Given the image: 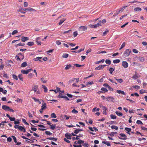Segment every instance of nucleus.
<instances>
[{
    "mask_svg": "<svg viewBox=\"0 0 147 147\" xmlns=\"http://www.w3.org/2000/svg\"><path fill=\"white\" fill-rule=\"evenodd\" d=\"M79 29L80 31H85L87 29V27L85 26H81L79 27Z\"/></svg>",
    "mask_w": 147,
    "mask_h": 147,
    "instance_id": "obj_8",
    "label": "nucleus"
},
{
    "mask_svg": "<svg viewBox=\"0 0 147 147\" xmlns=\"http://www.w3.org/2000/svg\"><path fill=\"white\" fill-rule=\"evenodd\" d=\"M65 20L66 19H65L63 18L60 20L59 22V25H61Z\"/></svg>",
    "mask_w": 147,
    "mask_h": 147,
    "instance_id": "obj_31",
    "label": "nucleus"
},
{
    "mask_svg": "<svg viewBox=\"0 0 147 147\" xmlns=\"http://www.w3.org/2000/svg\"><path fill=\"white\" fill-rule=\"evenodd\" d=\"M74 65L77 67H80L83 66V65H80L77 64H74Z\"/></svg>",
    "mask_w": 147,
    "mask_h": 147,
    "instance_id": "obj_56",
    "label": "nucleus"
},
{
    "mask_svg": "<svg viewBox=\"0 0 147 147\" xmlns=\"http://www.w3.org/2000/svg\"><path fill=\"white\" fill-rule=\"evenodd\" d=\"M46 139L52 140L53 141L56 142L57 141V138L54 137H48Z\"/></svg>",
    "mask_w": 147,
    "mask_h": 147,
    "instance_id": "obj_13",
    "label": "nucleus"
},
{
    "mask_svg": "<svg viewBox=\"0 0 147 147\" xmlns=\"http://www.w3.org/2000/svg\"><path fill=\"white\" fill-rule=\"evenodd\" d=\"M138 59L140 61H143L144 60V58L143 57H138Z\"/></svg>",
    "mask_w": 147,
    "mask_h": 147,
    "instance_id": "obj_46",
    "label": "nucleus"
},
{
    "mask_svg": "<svg viewBox=\"0 0 147 147\" xmlns=\"http://www.w3.org/2000/svg\"><path fill=\"white\" fill-rule=\"evenodd\" d=\"M71 112L73 113H77L78 112V111L76 110L75 109H74Z\"/></svg>",
    "mask_w": 147,
    "mask_h": 147,
    "instance_id": "obj_64",
    "label": "nucleus"
},
{
    "mask_svg": "<svg viewBox=\"0 0 147 147\" xmlns=\"http://www.w3.org/2000/svg\"><path fill=\"white\" fill-rule=\"evenodd\" d=\"M18 77L22 81H23V78L22 76V74H19L18 76Z\"/></svg>",
    "mask_w": 147,
    "mask_h": 147,
    "instance_id": "obj_47",
    "label": "nucleus"
},
{
    "mask_svg": "<svg viewBox=\"0 0 147 147\" xmlns=\"http://www.w3.org/2000/svg\"><path fill=\"white\" fill-rule=\"evenodd\" d=\"M23 8H21L20 9H19L18 11L19 12H20L21 13L24 14L26 12L24 11H23Z\"/></svg>",
    "mask_w": 147,
    "mask_h": 147,
    "instance_id": "obj_32",
    "label": "nucleus"
},
{
    "mask_svg": "<svg viewBox=\"0 0 147 147\" xmlns=\"http://www.w3.org/2000/svg\"><path fill=\"white\" fill-rule=\"evenodd\" d=\"M105 61L104 59H102L100 61H97L96 62L95 64H98L100 63H103Z\"/></svg>",
    "mask_w": 147,
    "mask_h": 147,
    "instance_id": "obj_49",
    "label": "nucleus"
},
{
    "mask_svg": "<svg viewBox=\"0 0 147 147\" xmlns=\"http://www.w3.org/2000/svg\"><path fill=\"white\" fill-rule=\"evenodd\" d=\"M15 129H19L20 131H22L24 128L21 126H20L18 125H16L14 126Z\"/></svg>",
    "mask_w": 147,
    "mask_h": 147,
    "instance_id": "obj_5",
    "label": "nucleus"
},
{
    "mask_svg": "<svg viewBox=\"0 0 147 147\" xmlns=\"http://www.w3.org/2000/svg\"><path fill=\"white\" fill-rule=\"evenodd\" d=\"M117 134V133L116 132H112L110 134H109V135L113 137L114 136L115 134Z\"/></svg>",
    "mask_w": 147,
    "mask_h": 147,
    "instance_id": "obj_28",
    "label": "nucleus"
},
{
    "mask_svg": "<svg viewBox=\"0 0 147 147\" xmlns=\"http://www.w3.org/2000/svg\"><path fill=\"white\" fill-rule=\"evenodd\" d=\"M78 34L77 31H76L73 33V36L74 37H76L77 36Z\"/></svg>",
    "mask_w": 147,
    "mask_h": 147,
    "instance_id": "obj_61",
    "label": "nucleus"
},
{
    "mask_svg": "<svg viewBox=\"0 0 147 147\" xmlns=\"http://www.w3.org/2000/svg\"><path fill=\"white\" fill-rule=\"evenodd\" d=\"M106 100L108 101H111L113 102L114 101V98L112 96H109L106 98Z\"/></svg>",
    "mask_w": 147,
    "mask_h": 147,
    "instance_id": "obj_4",
    "label": "nucleus"
},
{
    "mask_svg": "<svg viewBox=\"0 0 147 147\" xmlns=\"http://www.w3.org/2000/svg\"><path fill=\"white\" fill-rule=\"evenodd\" d=\"M109 30L107 29H106L105 31L103 33L102 36H106L107 34L109 33Z\"/></svg>",
    "mask_w": 147,
    "mask_h": 147,
    "instance_id": "obj_23",
    "label": "nucleus"
},
{
    "mask_svg": "<svg viewBox=\"0 0 147 147\" xmlns=\"http://www.w3.org/2000/svg\"><path fill=\"white\" fill-rule=\"evenodd\" d=\"M110 117L111 119H116V116L115 115H113V114L111 115Z\"/></svg>",
    "mask_w": 147,
    "mask_h": 147,
    "instance_id": "obj_42",
    "label": "nucleus"
},
{
    "mask_svg": "<svg viewBox=\"0 0 147 147\" xmlns=\"http://www.w3.org/2000/svg\"><path fill=\"white\" fill-rule=\"evenodd\" d=\"M65 96L63 95L61 93H60L59 95L58 96V98H63V97H64Z\"/></svg>",
    "mask_w": 147,
    "mask_h": 147,
    "instance_id": "obj_58",
    "label": "nucleus"
},
{
    "mask_svg": "<svg viewBox=\"0 0 147 147\" xmlns=\"http://www.w3.org/2000/svg\"><path fill=\"white\" fill-rule=\"evenodd\" d=\"M116 92L119 94H121L124 95H125V93L123 91L117 90Z\"/></svg>",
    "mask_w": 147,
    "mask_h": 147,
    "instance_id": "obj_18",
    "label": "nucleus"
},
{
    "mask_svg": "<svg viewBox=\"0 0 147 147\" xmlns=\"http://www.w3.org/2000/svg\"><path fill=\"white\" fill-rule=\"evenodd\" d=\"M22 121L24 123H25L26 125H29L28 123H27L26 122V120L25 119H22Z\"/></svg>",
    "mask_w": 147,
    "mask_h": 147,
    "instance_id": "obj_55",
    "label": "nucleus"
},
{
    "mask_svg": "<svg viewBox=\"0 0 147 147\" xmlns=\"http://www.w3.org/2000/svg\"><path fill=\"white\" fill-rule=\"evenodd\" d=\"M46 107V104L45 103L42 104V106H41V109L42 110H43Z\"/></svg>",
    "mask_w": 147,
    "mask_h": 147,
    "instance_id": "obj_30",
    "label": "nucleus"
},
{
    "mask_svg": "<svg viewBox=\"0 0 147 147\" xmlns=\"http://www.w3.org/2000/svg\"><path fill=\"white\" fill-rule=\"evenodd\" d=\"M142 9L140 7H137L134 9V10L135 11H141L142 10Z\"/></svg>",
    "mask_w": 147,
    "mask_h": 147,
    "instance_id": "obj_21",
    "label": "nucleus"
},
{
    "mask_svg": "<svg viewBox=\"0 0 147 147\" xmlns=\"http://www.w3.org/2000/svg\"><path fill=\"white\" fill-rule=\"evenodd\" d=\"M29 38L28 37H27L22 36L21 38V41L22 42H25L28 40Z\"/></svg>",
    "mask_w": 147,
    "mask_h": 147,
    "instance_id": "obj_14",
    "label": "nucleus"
},
{
    "mask_svg": "<svg viewBox=\"0 0 147 147\" xmlns=\"http://www.w3.org/2000/svg\"><path fill=\"white\" fill-rule=\"evenodd\" d=\"M21 137L24 139H25V140H30V141H31L32 142V143H33V142H34V141L33 140H30V139L25 137V136H21Z\"/></svg>",
    "mask_w": 147,
    "mask_h": 147,
    "instance_id": "obj_45",
    "label": "nucleus"
},
{
    "mask_svg": "<svg viewBox=\"0 0 147 147\" xmlns=\"http://www.w3.org/2000/svg\"><path fill=\"white\" fill-rule=\"evenodd\" d=\"M131 52V51L130 49H127L125 51L123 55L124 57H127L129 55Z\"/></svg>",
    "mask_w": 147,
    "mask_h": 147,
    "instance_id": "obj_1",
    "label": "nucleus"
},
{
    "mask_svg": "<svg viewBox=\"0 0 147 147\" xmlns=\"http://www.w3.org/2000/svg\"><path fill=\"white\" fill-rule=\"evenodd\" d=\"M18 55L19 56L21 59V60H23L24 58V55L21 53H19Z\"/></svg>",
    "mask_w": 147,
    "mask_h": 147,
    "instance_id": "obj_24",
    "label": "nucleus"
},
{
    "mask_svg": "<svg viewBox=\"0 0 147 147\" xmlns=\"http://www.w3.org/2000/svg\"><path fill=\"white\" fill-rule=\"evenodd\" d=\"M132 65L134 66H137L138 67H141L142 66L140 64H139L136 62H133L132 63Z\"/></svg>",
    "mask_w": 147,
    "mask_h": 147,
    "instance_id": "obj_11",
    "label": "nucleus"
},
{
    "mask_svg": "<svg viewBox=\"0 0 147 147\" xmlns=\"http://www.w3.org/2000/svg\"><path fill=\"white\" fill-rule=\"evenodd\" d=\"M122 66L125 68H126L128 67V64L126 61H123L122 63Z\"/></svg>",
    "mask_w": 147,
    "mask_h": 147,
    "instance_id": "obj_7",
    "label": "nucleus"
},
{
    "mask_svg": "<svg viewBox=\"0 0 147 147\" xmlns=\"http://www.w3.org/2000/svg\"><path fill=\"white\" fill-rule=\"evenodd\" d=\"M18 32V31L17 30H13L11 34L12 35H14L15 34L17 33Z\"/></svg>",
    "mask_w": 147,
    "mask_h": 147,
    "instance_id": "obj_63",
    "label": "nucleus"
},
{
    "mask_svg": "<svg viewBox=\"0 0 147 147\" xmlns=\"http://www.w3.org/2000/svg\"><path fill=\"white\" fill-rule=\"evenodd\" d=\"M101 25V21H100L98 22V23H97L96 24L94 25H90V27L91 28H96L97 27H99V26H100Z\"/></svg>",
    "mask_w": 147,
    "mask_h": 147,
    "instance_id": "obj_2",
    "label": "nucleus"
},
{
    "mask_svg": "<svg viewBox=\"0 0 147 147\" xmlns=\"http://www.w3.org/2000/svg\"><path fill=\"white\" fill-rule=\"evenodd\" d=\"M27 66V63L26 62L23 63L21 65V67H25Z\"/></svg>",
    "mask_w": 147,
    "mask_h": 147,
    "instance_id": "obj_37",
    "label": "nucleus"
},
{
    "mask_svg": "<svg viewBox=\"0 0 147 147\" xmlns=\"http://www.w3.org/2000/svg\"><path fill=\"white\" fill-rule=\"evenodd\" d=\"M9 107L6 105H3L2 106V108L3 110L8 111L9 109Z\"/></svg>",
    "mask_w": 147,
    "mask_h": 147,
    "instance_id": "obj_15",
    "label": "nucleus"
},
{
    "mask_svg": "<svg viewBox=\"0 0 147 147\" xmlns=\"http://www.w3.org/2000/svg\"><path fill=\"white\" fill-rule=\"evenodd\" d=\"M11 137L13 138L14 142L15 143L17 142V141L16 137L14 136H12Z\"/></svg>",
    "mask_w": 147,
    "mask_h": 147,
    "instance_id": "obj_62",
    "label": "nucleus"
},
{
    "mask_svg": "<svg viewBox=\"0 0 147 147\" xmlns=\"http://www.w3.org/2000/svg\"><path fill=\"white\" fill-rule=\"evenodd\" d=\"M102 109L104 111L103 113L106 114L107 113V108L104 106H102Z\"/></svg>",
    "mask_w": 147,
    "mask_h": 147,
    "instance_id": "obj_19",
    "label": "nucleus"
},
{
    "mask_svg": "<svg viewBox=\"0 0 147 147\" xmlns=\"http://www.w3.org/2000/svg\"><path fill=\"white\" fill-rule=\"evenodd\" d=\"M136 123L138 124L143 125V123L142 121L139 120H138L136 121Z\"/></svg>",
    "mask_w": 147,
    "mask_h": 147,
    "instance_id": "obj_51",
    "label": "nucleus"
},
{
    "mask_svg": "<svg viewBox=\"0 0 147 147\" xmlns=\"http://www.w3.org/2000/svg\"><path fill=\"white\" fill-rule=\"evenodd\" d=\"M69 56V55L67 53H63L62 55V57L64 58H67Z\"/></svg>",
    "mask_w": 147,
    "mask_h": 147,
    "instance_id": "obj_33",
    "label": "nucleus"
},
{
    "mask_svg": "<svg viewBox=\"0 0 147 147\" xmlns=\"http://www.w3.org/2000/svg\"><path fill=\"white\" fill-rule=\"evenodd\" d=\"M51 117L52 118H56L57 117V116L55 113H53L51 115Z\"/></svg>",
    "mask_w": 147,
    "mask_h": 147,
    "instance_id": "obj_44",
    "label": "nucleus"
},
{
    "mask_svg": "<svg viewBox=\"0 0 147 147\" xmlns=\"http://www.w3.org/2000/svg\"><path fill=\"white\" fill-rule=\"evenodd\" d=\"M125 42H124L121 45V47L119 49V50H121L122 48H123V47H124L125 46Z\"/></svg>",
    "mask_w": 147,
    "mask_h": 147,
    "instance_id": "obj_52",
    "label": "nucleus"
},
{
    "mask_svg": "<svg viewBox=\"0 0 147 147\" xmlns=\"http://www.w3.org/2000/svg\"><path fill=\"white\" fill-rule=\"evenodd\" d=\"M13 78L16 80H18V78L17 76L15 74H13L12 75Z\"/></svg>",
    "mask_w": 147,
    "mask_h": 147,
    "instance_id": "obj_59",
    "label": "nucleus"
},
{
    "mask_svg": "<svg viewBox=\"0 0 147 147\" xmlns=\"http://www.w3.org/2000/svg\"><path fill=\"white\" fill-rule=\"evenodd\" d=\"M119 136H120L121 137H122L123 138H122L119 137V136H118V137L120 139L123 140H124L126 139V138L127 137V136L124 134H123V133H121V134H119Z\"/></svg>",
    "mask_w": 147,
    "mask_h": 147,
    "instance_id": "obj_3",
    "label": "nucleus"
},
{
    "mask_svg": "<svg viewBox=\"0 0 147 147\" xmlns=\"http://www.w3.org/2000/svg\"><path fill=\"white\" fill-rule=\"evenodd\" d=\"M84 141L82 140H79L77 141V143L78 144H82L84 143Z\"/></svg>",
    "mask_w": 147,
    "mask_h": 147,
    "instance_id": "obj_29",
    "label": "nucleus"
},
{
    "mask_svg": "<svg viewBox=\"0 0 147 147\" xmlns=\"http://www.w3.org/2000/svg\"><path fill=\"white\" fill-rule=\"evenodd\" d=\"M27 45L28 46H32L34 45V42H29L27 43Z\"/></svg>",
    "mask_w": 147,
    "mask_h": 147,
    "instance_id": "obj_35",
    "label": "nucleus"
},
{
    "mask_svg": "<svg viewBox=\"0 0 147 147\" xmlns=\"http://www.w3.org/2000/svg\"><path fill=\"white\" fill-rule=\"evenodd\" d=\"M114 78L119 83H121L123 81V79H117L116 77H114Z\"/></svg>",
    "mask_w": 147,
    "mask_h": 147,
    "instance_id": "obj_20",
    "label": "nucleus"
},
{
    "mask_svg": "<svg viewBox=\"0 0 147 147\" xmlns=\"http://www.w3.org/2000/svg\"><path fill=\"white\" fill-rule=\"evenodd\" d=\"M71 67V65L70 64H69V65H67L65 67V70H67V69H70V68Z\"/></svg>",
    "mask_w": 147,
    "mask_h": 147,
    "instance_id": "obj_27",
    "label": "nucleus"
},
{
    "mask_svg": "<svg viewBox=\"0 0 147 147\" xmlns=\"http://www.w3.org/2000/svg\"><path fill=\"white\" fill-rule=\"evenodd\" d=\"M94 83L93 82H87L86 83V86L88 85L89 84L92 85Z\"/></svg>",
    "mask_w": 147,
    "mask_h": 147,
    "instance_id": "obj_53",
    "label": "nucleus"
},
{
    "mask_svg": "<svg viewBox=\"0 0 147 147\" xmlns=\"http://www.w3.org/2000/svg\"><path fill=\"white\" fill-rule=\"evenodd\" d=\"M103 86L106 87L109 90L111 91L113 90V89L111 87H110L109 85L107 84H103Z\"/></svg>",
    "mask_w": 147,
    "mask_h": 147,
    "instance_id": "obj_12",
    "label": "nucleus"
},
{
    "mask_svg": "<svg viewBox=\"0 0 147 147\" xmlns=\"http://www.w3.org/2000/svg\"><path fill=\"white\" fill-rule=\"evenodd\" d=\"M120 61L118 59H117L114 60L113 61V62L114 63H119L120 62Z\"/></svg>",
    "mask_w": 147,
    "mask_h": 147,
    "instance_id": "obj_39",
    "label": "nucleus"
},
{
    "mask_svg": "<svg viewBox=\"0 0 147 147\" xmlns=\"http://www.w3.org/2000/svg\"><path fill=\"white\" fill-rule=\"evenodd\" d=\"M45 133L47 135H49L51 136L52 135V133L50 132L49 131H46L45 132Z\"/></svg>",
    "mask_w": 147,
    "mask_h": 147,
    "instance_id": "obj_40",
    "label": "nucleus"
},
{
    "mask_svg": "<svg viewBox=\"0 0 147 147\" xmlns=\"http://www.w3.org/2000/svg\"><path fill=\"white\" fill-rule=\"evenodd\" d=\"M65 136L67 139H71V135L70 134H69L67 133H66L65 134Z\"/></svg>",
    "mask_w": 147,
    "mask_h": 147,
    "instance_id": "obj_9",
    "label": "nucleus"
},
{
    "mask_svg": "<svg viewBox=\"0 0 147 147\" xmlns=\"http://www.w3.org/2000/svg\"><path fill=\"white\" fill-rule=\"evenodd\" d=\"M111 128L112 129H114L116 130L118 129V127L115 125H112L111 126Z\"/></svg>",
    "mask_w": 147,
    "mask_h": 147,
    "instance_id": "obj_38",
    "label": "nucleus"
},
{
    "mask_svg": "<svg viewBox=\"0 0 147 147\" xmlns=\"http://www.w3.org/2000/svg\"><path fill=\"white\" fill-rule=\"evenodd\" d=\"M71 30H70L67 31H63L62 32V33L63 34H67L69 33L70 32H71Z\"/></svg>",
    "mask_w": 147,
    "mask_h": 147,
    "instance_id": "obj_54",
    "label": "nucleus"
},
{
    "mask_svg": "<svg viewBox=\"0 0 147 147\" xmlns=\"http://www.w3.org/2000/svg\"><path fill=\"white\" fill-rule=\"evenodd\" d=\"M38 86L37 85H34L32 87V90H34V92H35L37 91V90L38 89Z\"/></svg>",
    "mask_w": 147,
    "mask_h": 147,
    "instance_id": "obj_10",
    "label": "nucleus"
},
{
    "mask_svg": "<svg viewBox=\"0 0 147 147\" xmlns=\"http://www.w3.org/2000/svg\"><path fill=\"white\" fill-rule=\"evenodd\" d=\"M115 69V67H114V68H113L112 67L110 68L109 69V71L110 73L111 74H112L113 73V72L114 71Z\"/></svg>",
    "mask_w": 147,
    "mask_h": 147,
    "instance_id": "obj_25",
    "label": "nucleus"
},
{
    "mask_svg": "<svg viewBox=\"0 0 147 147\" xmlns=\"http://www.w3.org/2000/svg\"><path fill=\"white\" fill-rule=\"evenodd\" d=\"M23 10L24 11H26V10H28L29 11H35V10L33 8H32L30 7H29L28 8H24L23 9Z\"/></svg>",
    "mask_w": 147,
    "mask_h": 147,
    "instance_id": "obj_16",
    "label": "nucleus"
},
{
    "mask_svg": "<svg viewBox=\"0 0 147 147\" xmlns=\"http://www.w3.org/2000/svg\"><path fill=\"white\" fill-rule=\"evenodd\" d=\"M25 44L24 43H18V44L15 45L16 47H17V46H23Z\"/></svg>",
    "mask_w": 147,
    "mask_h": 147,
    "instance_id": "obj_43",
    "label": "nucleus"
},
{
    "mask_svg": "<svg viewBox=\"0 0 147 147\" xmlns=\"http://www.w3.org/2000/svg\"><path fill=\"white\" fill-rule=\"evenodd\" d=\"M116 114L119 116H121L123 115V114L122 113L116 111L115 112Z\"/></svg>",
    "mask_w": 147,
    "mask_h": 147,
    "instance_id": "obj_34",
    "label": "nucleus"
},
{
    "mask_svg": "<svg viewBox=\"0 0 147 147\" xmlns=\"http://www.w3.org/2000/svg\"><path fill=\"white\" fill-rule=\"evenodd\" d=\"M101 89L102 91L104 92H107L108 91V90L107 89V88L104 87L102 88Z\"/></svg>",
    "mask_w": 147,
    "mask_h": 147,
    "instance_id": "obj_57",
    "label": "nucleus"
},
{
    "mask_svg": "<svg viewBox=\"0 0 147 147\" xmlns=\"http://www.w3.org/2000/svg\"><path fill=\"white\" fill-rule=\"evenodd\" d=\"M125 130L127 132H130L131 131V129L130 128L126 127L125 128Z\"/></svg>",
    "mask_w": 147,
    "mask_h": 147,
    "instance_id": "obj_41",
    "label": "nucleus"
},
{
    "mask_svg": "<svg viewBox=\"0 0 147 147\" xmlns=\"http://www.w3.org/2000/svg\"><path fill=\"white\" fill-rule=\"evenodd\" d=\"M50 126H51L50 128L53 130L55 129L56 127L55 125H53L52 124V125H51Z\"/></svg>",
    "mask_w": 147,
    "mask_h": 147,
    "instance_id": "obj_48",
    "label": "nucleus"
},
{
    "mask_svg": "<svg viewBox=\"0 0 147 147\" xmlns=\"http://www.w3.org/2000/svg\"><path fill=\"white\" fill-rule=\"evenodd\" d=\"M42 87L44 89V91L45 92H47L48 89L47 87L44 85L42 86Z\"/></svg>",
    "mask_w": 147,
    "mask_h": 147,
    "instance_id": "obj_26",
    "label": "nucleus"
},
{
    "mask_svg": "<svg viewBox=\"0 0 147 147\" xmlns=\"http://www.w3.org/2000/svg\"><path fill=\"white\" fill-rule=\"evenodd\" d=\"M111 61L109 59H107L105 60V63L106 64H108V65H110L111 64Z\"/></svg>",
    "mask_w": 147,
    "mask_h": 147,
    "instance_id": "obj_36",
    "label": "nucleus"
},
{
    "mask_svg": "<svg viewBox=\"0 0 147 147\" xmlns=\"http://www.w3.org/2000/svg\"><path fill=\"white\" fill-rule=\"evenodd\" d=\"M129 3H143V2H140L137 0H134L133 1L129 2Z\"/></svg>",
    "mask_w": 147,
    "mask_h": 147,
    "instance_id": "obj_50",
    "label": "nucleus"
},
{
    "mask_svg": "<svg viewBox=\"0 0 147 147\" xmlns=\"http://www.w3.org/2000/svg\"><path fill=\"white\" fill-rule=\"evenodd\" d=\"M32 69H28L25 70H22L21 71V73L23 74H27L29 72L31 71Z\"/></svg>",
    "mask_w": 147,
    "mask_h": 147,
    "instance_id": "obj_6",
    "label": "nucleus"
},
{
    "mask_svg": "<svg viewBox=\"0 0 147 147\" xmlns=\"http://www.w3.org/2000/svg\"><path fill=\"white\" fill-rule=\"evenodd\" d=\"M102 143L106 144L108 146H111V144L110 142L107 141H103Z\"/></svg>",
    "mask_w": 147,
    "mask_h": 147,
    "instance_id": "obj_17",
    "label": "nucleus"
},
{
    "mask_svg": "<svg viewBox=\"0 0 147 147\" xmlns=\"http://www.w3.org/2000/svg\"><path fill=\"white\" fill-rule=\"evenodd\" d=\"M103 69V68L102 65H101L96 67L95 68V70H98L100 69Z\"/></svg>",
    "mask_w": 147,
    "mask_h": 147,
    "instance_id": "obj_22",
    "label": "nucleus"
},
{
    "mask_svg": "<svg viewBox=\"0 0 147 147\" xmlns=\"http://www.w3.org/2000/svg\"><path fill=\"white\" fill-rule=\"evenodd\" d=\"M100 110V109L99 108L96 109V108H94L93 109L92 111V112H95V111H98Z\"/></svg>",
    "mask_w": 147,
    "mask_h": 147,
    "instance_id": "obj_60",
    "label": "nucleus"
}]
</instances>
